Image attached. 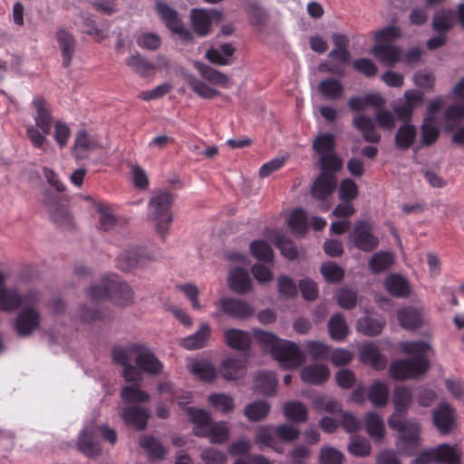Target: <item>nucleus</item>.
Wrapping results in <instances>:
<instances>
[{
  "label": "nucleus",
  "mask_w": 464,
  "mask_h": 464,
  "mask_svg": "<svg viewBox=\"0 0 464 464\" xmlns=\"http://www.w3.org/2000/svg\"><path fill=\"white\" fill-rule=\"evenodd\" d=\"M392 401L394 412L389 417L388 424L398 432L396 445L399 452L411 455L420 440V426L416 422L404 421L401 413L405 412L412 402V395L405 387H396Z\"/></svg>",
  "instance_id": "nucleus-1"
},
{
  "label": "nucleus",
  "mask_w": 464,
  "mask_h": 464,
  "mask_svg": "<svg viewBox=\"0 0 464 464\" xmlns=\"http://www.w3.org/2000/svg\"><path fill=\"white\" fill-rule=\"evenodd\" d=\"M400 348L403 353L411 354L413 358L393 362L389 368L391 377L397 380L414 379L427 372L429 362L425 354L430 347L426 342H402Z\"/></svg>",
  "instance_id": "nucleus-2"
},
{
  "label": "nucleus",
  "mask_w": 464,
  "mask_h": 464,
  "mask_svg": "<svg viewBox=\"0 0 464 464\" xmlns=\"http://www.w3.org/2000/svg\"><path fill=\"white\" fill-rule=\"evenodd\" d=\"M254 335L283 368L295 369L304 362L305 355L295 343L279 339L274 334L261 330H254Z\"/></svg>",
  "instance_id": "nucleus-3"
},
{
  "label": "nucleus",
  "mask_w": 464,
  "mask_h": 464,
  "mask_svg": "<svg viewBox=\"0 0 464 464\" xmlns=\"http://www.w3.org/2000/svg\"><path fill=\"white\" fill-rule=\"evenodd\" d=\"M89 295L93 300L109 298L121 306H126L134 300L130 286L117 276L104 277L100 284L90 289Z\"/></svg>",
  "instance_id": "nucleus-4"
},
{
  "label": "nucleus",
  "mask_w": 464,
  "mask_h": 464,
  "mask_svg": "<svg viewBox=\"0 0 464 464\" xmlns=\"http://www.w3.org/2000/svg\"><path fill=\"white\" fill-rule=\"evenodd\" d=\"M174 197L169 191H160L152 196L148 204V217L156 222V229L165 237L173 221L171 207Z\"/></svg>",
  "instance_id": "nucleus-5"
},
{
  "label": "nucleus",
  "mask_w": 464,
  "mask_h": 464,
  "mask_svg": "<svg viewBox=\"0 0 464 464\" xmlns=\"http://www.w3.org/2000/svg\"><path fill=\"white\" fill-rule=\"evenodd\" d=\"M141 344L133 343L126 347H116L111 352L113 362L123 366L121 375L127 382H140L142 380L141 372L131 364L133 359L136 362Z\"/></svg>",
  "instance_id": "nucleus-6"
},
{
  "label": "nucleus",
  "mask_w": 464,
  "mask_h": 464,
  "mask_svg": "<svg viewBox=\"0 0 464 464\" xmlns=\"http://www.w3.org/2000/svg\"><path fill=\"white\" fill-rule=\"evenodd\" d=\"M101 431L103 438L114 444L117 440L116 432L107 426L98 428L94 424L87 425L82 431L78 448L79 450L89 457H94L100 453L98 447V433Z\"/></svg>",
  "instance_id": "nucleus-7"
},
{
  "label": "nucleus",
  "mask_w": 464,
  "mask_h": 464,
  "mask_svg": "<svg viewBox=\"0 0 464 464\" xmlns=\"http://www.w3.org/2000/svg\"><path fill=\"white\" fill-rule=\"evenodd\" d=\"M156 12L165 26L172 34H177L181 41L186 43L193 41V34L185 27L177 10L164 2L158 1L156 2Z\"/></svg>",
  "instance_id": "nucleus-8"
},
{
  "label": "nucleus",
  "mask_w": 464,
  "mask_h": 464,
  "mask_svg": "<svg viewBox=\"0 0 464 464\" xmlns=\"http://www.w3.org/2000/svg\"><path fill=\"white\" fill-rule=\"evenodd\" d=\"M372 231L373 227L370 221H356L349 234V242L356 249L363 252H372L379 246V238Z\"/></svg>",
  "instance_id": "nucleus-9"
},
{
  "label": "nucleus",
  "mask_w": 464,
  "mask_h": 464,
  "mask_svg": "<svg viewBox=\"0 0 464 464\" xmlns=\"http://www.w3.org/2000/svg\"><path fill=\"white\" fill-rule=\"evenodd\" d=\"M337 187L336 175L320 173L311 186V196L321 203L323 211L330 208L329 201Z\"/></svg>",
  "instance_id": "nucleus-10"
},
{
  "label": "nucleus",
  "mask_w": 464,
  "mask_h": 464,
  "mask_svg": "<svg viewBox=\"0 0 464 464\" xmlns=\"http://www.w3.org/2000/svg\"><path fill=\"white\" fill-rule=\"evenodd\" d=\"M222 14L217 10L192 9L190 12V22L194 33L199 37L209 34L213 21L219 22Z\"/></svg>",
  "instance_id": "nucleus-11"
},
{
  "label": "nucleus",
  "mask_w": 464,
  "mask_h": 464,
  "mask_svg": "<svg viewBox=\"0 0 464 464\" xmlns=\"http://www.w3.org/2000/svg\"><path fill=\"white\" fill-rule=\"evenodd\" d=\"M215 304L219 309V312L214 314V317L218 316L222 313L235 319L244 320L254 314L252 306L241 300L221 297Z\"/></svg>",
  "instance_id": "nucleus-12"
},
{
  "label": "nucleus",
  "mask_w": 464,
  "mask_h": 464,
  "mask_svg": "<svg viewBox=\"0 0 464 464\" xmlns=\"http://www.w3.org/2000/svg\"><path fill=\"white\" fill-rule=\"evenodd\" d=\"M44 204L49 207L52 219L59 227L70 229L73 227V219L68 207L62 203V198L47 193Z\"/></svg>",
  "instance_id": "nucleus-13"
},
{
  "label": "nucleus",
  "mask_w": 464,
  "mask_h": 464,
  "mask_svg": "<svg viewBox=\"0 0 464 464\" xmlns=\"http://www.w3.org/2000/svg\"><path fill=\"white\" fill-rule=\"evenodd\" d=\"M32 104L35 110V113L34 114L35 126L44 134H50L53 125L52 110L50 105L42 96L34 98Z\"/></svg>",
  "instance_id": "nucleus-14"
},
{
  "label": "nucleus",
  "mask_w": 464,
  "mask_h": 464,
  "mask_svg": "<svg viewBox=\"0 0 464 464\" xmlns=\"http://www.w3.org/2000/svg\"><path fill=\"white\" fill-rule=\"evenodd\" d=\"M184 413L189 423L193 425V434L197 437L205 438L206 429L212 420L209 411L196 407H185Z\"/></svg>",
  "instance_id": "nucleus-15"
},
{
  "label": "nucleus",
  "mask_w": 464,
  "mask_h": 464,
  "mask_svg": "<svg viewBox=\"0 0 464 464\" xmlns=\"http://www.w3.org/2000/svg\"><path fill=\"white\" fill-rule=\"evenodd\" d=\"M265 236L267 240L272 242L274 246L280 250L284 257L289 261H294L297 258L298 251L295 243L283 232L277 229H270L265 233Z\"/></svg>",
  "instance_id": "nucleus-16"
},
{
  "label": "nucleus",
  "mask_w": 464,
  "mask_h": 464,
  "mask_svg": "<svg viewBox=\"0 0 464 464\" xmlns=\"http://www.w3.org/2000/svg\"><path fill=\"white\" fill-rule=\"evenodd\" d=\"M40 324L38 311L33 306L24 307L15 321V329L19 335H28L35 331Z\"/></svg>",
  "instance_id": "nucleus-17"
},
{
  "label": "nucleus",
  "mask_w": 464,
  "mask_h": 464,
  "mask_svg": "<svg viewBox=\"0 0 464 464\" xmlns=\"http://www.w3.org/2000/svg\"><path fill=\"white\" fill-rule=\"evenodd\" d=\"M330 377V370L322 362H314L303 367L300 371L301 380L309 384L320 385Z\"/></svg>",
  "instance_id": "nucleus-18"
},
{
  "label": "nucleus",
  "mask_w": 464,
  "mask_h": 464,
  "mask_svg": "<svg viewBox=\"0 0 464 464\" xmlns=\"http://www.w3.org/2000/svg\"><path fill=\"white\" fill-rule=\"evenodd\" d=\"M136 368L149 374H158L162 372L163 364L145 345L141 344L140 351L137 354Z\"/></svg>",
  "instance_id": "nucleus-19"
},
{
  "label": "nucleus",
  "mask_w": 464,
  "mask_h": 464,
  "mask_svg": "<svg viewBox=\"0 0 464 464\" xmlns=\"http://www.w3.org/2000/svg\"><path fill=\"white\" fill-rule=\"evenodd\" d=\"M363 424L366 433L376 441L381 442L386 436V427L381 414L376 411H369L363 416Z\"/></svg>",
  "instance_id": "nucleus-20"
},
{
  "label": "nucleus",
  "mask_w": 464,
  "mask_h": 464,
  "mask_svg": "<svg viewBox=\"0 0 464 464\" xmlns=\"http://www.w3.org/2000/svg\"><path fill=\"white\" fill-rule=\"evenodd\" d=\"M275 433V429L271 425H259L255 430L253 442L260 450L270 448L277 453H282L283 448L276 443Z\"/></svg>",
  "instance_id": "nucleus-21"
},
{
  "label": "nucleus",
  "mask_w": 464,
  "mask_h": 464,
  "mask_svg": "<svg viewBox=\"0 0 464 464\" xmlns=\"http://www.w3.org/2000/svg\"><path fill=\"white\" fill-rule=\"evenodd\" d=\"M56 39L62 53L63 66L68 68L75 53L76 40L72 34L63 28L57 31Z\"/></svg>",
  "instance_id": "nucleus-22"
},
{
  "label": "nucleus",
  "mask_w": 464,
  "mask_h": 464,
  "mask_svg": "<svg viewBox=\"0 0 464 464\" xmlns=\"http://www.w3.org/2000/svg\"><path fill=\"white\" fill-rule=\"evenodd\" d=\"M187 369L196 378L202 381L211 382L217 377L215 366L207 359H189L187 362Z\"/></svg>",
  "instance_id": "nucleus-23"
},
{
  "label": "nucleus",
  "mask_w": 464,
  "mask_h": 464,
  "mask_svg": "<svg viewBox=\"0 0 464 464\" xmlns=\"http://www.w3.org/2000/svg\"><path fill=\"white\" fill-rule=\"evenodd\" d=\"M433 423L442 434L449 433L455 427V414L448 403H440L433 411Z\"/></svg>",
  "instance_id": "nucleus-24"
},
{
  "label": "nucleus",
  "mask_w": 464,
  "mask_h": 464,
  "mask_svg": "<svg viewBox=\"0 0 464 464\" xmlns=\"http://www.w3.org/2000/svg\"><path fill=\"white\" fill-rule=\"evenodd\" d=\"M353 125L362 135L365 141L370 143H379L381 140V134L376 130L373 121L364 115L359 114L353 117Z\"/></svg>",
  "instance_id": "nucleus-25"
},
{
  "label": "nucleus",
  "mask_w": 464,
  "mask_h": 464,
  "mask_svg": "<svg viewBox=\"0 0 464 464\" xmlns=\"http://www.w3.org/2000/svg\"><path fill=\"white\" fill-rule=\"evenodd\" d=\"M120 415L124 422L132 425L138 430H142L147 426L149 419V411L140 406H130L122 408Z\"/></svg>",
  "instance_id": "nucleus-26"
},
{
  "label": "nucleus",
  "mask_w": 464,
  "mask_h": 464,
  "mask_svg": "<svg viewBox=\"0 0 464 464\" xmlns=\"http://www.w3.org/2000/svg\"><path fill=\"white\" fill-rule=\"evenodd\" d=\"M359 359L375 370L384 369L387 363L386 358L380 353L378 348L372 343H366L362 345Z\"/></svg>",
  "instance_id": "nucleus-27"
},
{
  "label": "nucleus",
  "mask_w": 464,
  "mask_h": 464,
  "mask_svg": "<svg viewBox=\"0 0 464 464\" xmlns=\"http://www.w3.org/2000/svg\"><path fill=\"white\" fill-rule=\"evenodd\" d=\"M211 335V329L208 324L202 323L198 330L179 341V344L186 350H197L207 345Z\"/></svg>",
  "instance_id": "nucleus-28"
},
{
  "label": "nucleus",
  "mask_w": 464,
  "mask_h": 464,
  "mask_svg": "<svg viewBox=\"0 0 464 464\" xmlns=\"http://www.w3.org/2000/svg\"><path fill=\"white\" fill-rule=\"evenodd\" d=\"M397 318L402 328L412 330L424 323L423 311L414 307H405L397 312Z\"/></svg>",
  "instance_id": "nucleus-29"
},
{
  "label": "nucleus",
  "mask_w": 464,
  "mask_h": 464,
  "mask_svg": "<svg viewBox=\"0 0 464 464\" xmlns=\"http://www.w3.org/2000/svg\"><path fill=\"white\" fill-rule=\"evenodd\" d=\"M372 54L386 66H393L401 54V50L390 44H377L372 48Z\"/></svg>",
  "instance_id": "nucleus-30"
},
{
  "label": "nucleus",
  "mask_w": 464,
  "mask_h": 464,
  "mask_svg": "<svg viewBox=\"0 0 464 464\" xmlns=\"http://www.w3.org/2000/svg\"><path fill=\"white\" fill-rule=\"evenodd\" d=\"M225 342L232 349L245 351L251 344L250 334L243 330L227 328L224 330Z\"/></svg>",
  "instance_id": "nucleus-31"
},
{
  "label": "nucleus",
  "mask_w": 464,
  "mask_h": 464,
  "mask_svg": "<svg viewBox=\"0 0 464 464\" xmlns=\"http://www.w3.org/2000/svg\"><path fill=\"white\" fill-rule=\"evenodd\" d=\"M285 418L294 423H304L308 420V408L301 401H289L283 405Z\"/></svg>",
  "instance_id": "nucleus-32"
},
{
  "label": "nucleus",
  "mask_w": 464,
  "mask_h": 464,
  "mask_svg": "<svg viewBox=\"0 0 464 464\" xmlns=\"http://www.w3.org/2000/svg\"><path fill=\"white\" fill-rule=\"evenodd\" d=\"M205 431L207 433L205 438H209L212 444H223L230 438V427L227 421L211 420Z\"/></svg>",
  "instance_id": "nucleus-33"
},
{
  "label": "nucleus",
  "mask_w": 464,
  "mask_h": 464,
  "mask_svg": "<svg viewBox=\"0 0 464 464\" xmlns=\"http://www.w3.org/2000/svg\"><path fill=\"white\" fill-rule=\"evenodd\" d=\"M245 372V363L238 359L227 358L222 361L219 366L220 375L228 381L237 380L243 377Z\"/></svg>",
  "instance_id": "nucleus-34"
},
{
  "label": "nucleus",
  "mask_w": 464,
  "mask_h": 464,
  "mask_svg": "<svg viewBox=\"0 0 464 464\" xmlns=\"http://www.w3.org/2000/svg\"><path fill=\"white\" fill-rule=\"evenodd\" d=\"M416 137V127L411 123H404L396 131L394 142L399 150H407L414 144Z\"/></svg>",
  "instance_id": "nucleus-35"
},
{
  "label": "nucleus",
  "mask_w": 464,
  "mask_h": 464,
  "mask_svg": "<svg viewBox=\"0 0 464 464\" xmlns=\"http://www.w3.org/2000/svg\"><path fill=\"white\" fill-rule=\"evenodd\" d=\"M195 66L201 77L208 82L224 88L230 85V80L225 73L201 63H197Z\"/></svg>",
  "instance_id": "nucleus-36"
},
{
  "label": "nucleus",
  "mask_w": 464,
  "mask_h": 464,
  "mask_svg": "<svg viewBox=\"0 0 464 464\" xmlns=\"http://www.w3.org/2000/svg\"><path fill=\"white\" fill-rule=\"evenodd\" d=\"M368 399L374 407H384L389 400L388 384L381 381L373 382L368 389Z\"/></svg>",
  "instance_id": "nucleus-37"
},
{
  "label": "nucleus",
  "mask_w": 464,
  "mask_h": 464,
  "mask_svg": "<svg viewBox=\"0 0 464 464\" xmlns=\"http://www.w3.org/2000/svg\"><path fill=\"white\" fill-rule=\"evenodd\" d=\"M455 24V13L450 9H442L436 13L432 19V28L438 34H446Z\"/></svg>",
  "instance_id": "nucleus-38"
},
{
  "label": "nucleus",
  "mask_w": 464,
  "mask_h": 464,
  "mask_svg": "<svg viewBox=\"0 0 464 464\" xmlns=\"http://www.w3.org/2000/svg\"><path fill=\"white\" fill-rule=\"evenodd\" d=\"M23 297L14 288H0V310L7 313L15 311L22 304Z\"/></svg>",
  "instance_id": "nucleus-39"
},
{
  "label": "nucleus",
  "mask_w": 464,
  "mask_h": 464,
  "mask_svg": "<svg viewBox=\"0 0 464 464\" xmlns=\"http://www.w3.org/2000/svg\"><path fill=\"white\" fill-rule=\"evenodd\" d=\"M343 85L335 78H328L320 82L318 92L327 100H338L343 94Z\"/></svg>",
  "instance_id": "nucleus-40"
},
{
  "label": "nucleus",
  "mask_w": 464,
  "mask_h": 464,
  "mask_svg": "<svg viewBox=\"0 0 464 464\" xmlns=\"http://www.w3.org/2000/svg\"><path fill=\"white\" fill-rule=\"evenodd\" d=\"M228 285L237 293L244 294L251 289V280L246 271L237 268L228 276Z\"/></svg>",
  "instance_id": "nucleus-41"
},
{
  "label": "nucleus",
  "mask_w": 464,
  "mask_h": 464,
  "mask_svg": "<svg viewBox=\"0 0 464 464\" xmlns=\"http://www.w3.org/2000/svg\"><path fill=\"white\" fill-rule=\"evenodd\" d=\"M210 406L224 415L234 411L236 405L234 399L227 393L215 392L211 393L208 399Z\"/></svg>",
  "instance_id": "nucleus-42"
},
{
  "label": "nucleus",
  "mask_w": 464,
  "mask_h": 464,
  "mask_svg": "<svg viewBox=\"0 0 464 464\" xmlns=\"http://www.w3.org/2000/svg\"><path fill=\"white\" fill-rule=\"evenodd\" d=\"M271 410V405L265 401H256L247 404L244 415L249 421L257 422L265 420Z\"/></svg>",
  "instance_id": "nucleus-43"
},
{
  "label": "nucleus",
  "mask_w": 464,
  "mask_h": 464,
  "mask_svg": "<svg viewBox=\"0 0 464 464\" xmlns=\"http://www.w3.org/2000/svg\"><path fill=\"white\" fill-rule=\"evenodd\" d=\"M434 449L437 463L459 464L460 462L461 451L456 446L442 444Z\"/></svg>",
  "instance_id": "nucleus-44"
},
{
  "label": "nucleus",
  "mask_w": 464,
  "mask_h": 464,
  "mask_svg": "<svg viewBox=\"0 0 464 464\" xmlns=\"http://www.w3.org/2000/svg\"><path fill=\"white\" fill-rule=\"evenodd\" d=\"M384 324L385 323L382 320L365 315L357 321L356 330L364 335L373 336L378 335L382 332Z\"/></svg>",
  "instance_id": "nucleus-45"
},
{
  "label": "nucleus",
  "mask_w": 464,
  "mask_h": 464,
  "mask_svg": "<svg viewBox=\"0 0 464 464\" xmlns=\"http://www.w3.org/2000/svg\"><path fill=\"white\" fill-rule=\"evenodd\" d=\"M137 383L138 382H130V384H127L121 388V396L123 402L140 403L150 401V395L140 390Z\"/></svg>",
  "instance_id": "nucleus-46"
},
{
  "label": "nucleus",
  "mask_w": 464,
  "mask_h": 464,
  "mask_svg": "<svg viewBox=\"0 0 464 464\" xmlns=\"http://www.w3.org/2000/svg\"><path fill=\"white\" fill-rule=\"evenodd\" d=\"M139 443L151 459H162L167 452L162 444L151 436L141 437Z\"/></svg>",
  "instance_id": "nucleus-47"
},
{
  "label": "nucleus",
  "mask_w": 464,
  "mask_h": 464,
  "mask_svg": "<svg viewBox=\"0 0 464 464\" xmlns=\"http://www.w3.org/2000/svg\"><path fill=\"white\" fill-rule=\"evenodd\" d=\"M440 130L430 118H424L420 125V142L422 146L433 145L440 137Z\"/></svg>",
  "instance_id": "nucleus-48"
},
{
  "label": "nucleus",
  "mask_w": 464,
  "mask_h": 464,
  "mask_svg": "<svg viewBox=\"0 0 464 464\" xmlns=\"http://www.w3.org/2000/svg\"><path fill=\"white\" fill-rule=\"evenodd\" d=\"M126 64L141 77L150 75L155 69V65L152 63L140 56L138 53L128 57Z\"/></svg>",
  "instance_id": "nucleus-49"
},
{
  "label": "nucleus",
  "mask_w": 464,
  "mask_h": 464,
  "mask_svg": "<svg viewBox=\"0 0 464 464\" xmlns=\"http://www.w3.org/2000/svg\"><path fill=\"white\" fill-rule=\"evenodd\" d=\"M329 334L335 341H343L349 334L348 325L344 318L337 314L333 315L328 323Z\"/></svg>",
  "instance_id": "nucleus-50"
},
{
  "label": "nucleus",
  "mask_w": 464,
  "mask_h": 464,
  "mask_svg": "<svg viewBox=\"0 0 464 464\" xmlns=\"http://www.w3.org/2000/svg\"><path fill=\"white\" fill-rule=\"evenodd\" d=\"M254 388L256 392L264 395L275 393L276 388V379L272 372H261L255 379Z\"/></svg>",
  "instance_id": "nucleus-51"
},
{
  "label": "nucleus",
  "mask_w": 464,
  "mask_h": 464,
  "mask_svg": "<svg viewBox=\"0 0 464 464\" xmlns=\"http://www.w3.org/2000/svg\"><path fill=\"white\" fill-rule=\"evenodd\" d=\"M384 285L387 291L395 296H407L411 292L407 281L398 275L388 276Z\"/></svg>",
  "instance_id": "nucleus-52"
},
{
  "label": "nucleus",
  "mask_w": 464,
  "mask_h": 464,
  "mask_svg": "<svg viewBox=\"0 0 464 464\" xmlns=\"http://www.w3.org/2000/svg\"><path fill=\"white\" fill-rule=\"evenodd\" d=\"M313 149L320 156L335 152V136L333 133H322L315 137Z\"/></svg>",
  "instance_id": "nucleus-53"
},
{
  "label": "nucleus",
  "mask_w": 464,
  "mask_h": 464,
  "mask_svg": "<svg viewBox=\"0 0 464 464\" xmlns=\"http://www.w3.org/2000/svg\"><path fill=\"white\" fill-rule=\"evenodd\" d=\"M188 84L193 92L203 99H213L220 95L219 91L210 87L205 82L197 77L189 76L188 78Z\"/></svg>",
  "instance_id": "nucleus-54"
},
{
  "label": "nucleus",
  "mask_w": 464,
  "mask_h": 464,
  "mask_svg": "<svg viewBox=\"0 0 464 464\" xmlns=\"http://www.w3.org/2000/svg\"><path fill=\"white\" fill-rule=\"evenodd\" d=\"M249 249L256 261H274V252L271 246L263 239L254 240L250 243Z\"/></svg>",
  "instance_id": "nucleus-55"
},
{
  "label": "nucleus",
  "mask_w": 464,
  "mask_h": 464,
  "mask_svg": "<svg viewBox=\"0 0 464 464\" xmlns=\"http://www.w3.org/2000/svg\"><path fill=\"white\" fill-rule=\"evenodd\" d=\"M320 173L335 175L343 167L342 160L335 152L328 153L319 157Z\"/></svg>",
  "instance_id": "nucleus-56"
},
{
  "label": "nucleus",
  "mask_w": 464,
  "mask_h": 464,
  "mask_svg": "<svg viewBox=\"0 0 464 464\" xmlns=\"http://www.w3.org/2000/svg\"><path fill=\"white\" fill-rule=\"evenodd\" d=\"M344 459V454L330 445L322 447L319 451V464H343Z\"/></svg>",
  "instance_id": "nucleus-57"
},
{
  "label": "nucleus",
  "mask_w": 464,
  "mask_h": 464,
  "mask_svg": "<svg viewBox=\"0 0 464 464\" xmlns=\"http://www.w3.org/2000/svg\"><path fill=\"white\" fill-rule=\"evenodd\" d=\"M313 407L318 412L325 411L328 413H341L343 411L342 404L334 398L323 395L318 396L313 401Z\"/></svg>",
  "instance_id": "nucleus-58"
},
{
  "label": "nucleus",
  "mask_w": 464,
  "mask_h": 464,
  "mask_svg": "<svg viewBox=\"0 0 464 464\" xmlns=\"http://www.w3.org/2000/svg\"><path fill=\"white\" fill-rule=\"evenodd\" d=\"M288 227L296 234H304L307 230V215L303 208L293 210L288 220Z\"/></svg>",
  "instance_id": "nucleus-59"
},
{
  "label": "nucleus",
  "mask_w": 464,
  "mask_h": 464,
  "mask_svg": "<svg viewBox=\"0 0 464 464\" xmlns=\"http://www.w3.org/2000/svg\"><path fill=\"white\" fill-rule=\"evenodd\" d=\"M359 188L352 179H344L341 181L338 189L339 198L343 202H352L358 197Z\"/></svg>",
  "instance_id": "nucleus-60"
},
{
  "label": "nucleus",
  "mask_w": 464,
  "mask_h": 464,
  "mask_svg": "<svg viewBox=\"0 0 464 464\" xmlns=\"http://www.w3.org/2000/svg\"><path fill=\"white\" fill-rule=\"evenodd\" d=\"M99 218V228L107 232L112 230L118 224V218L111 213V208L105 205L97 208Z\"/></svg>",
  "instance_id": "nucleus-61"
},
{
  "label": "nucleus",
  "mask_w": 464,
  "mask_h": 464,
  "mask_svg": "<svg viewBox=\"0 0 464 464\" xmlns=\"http://www.w3.org/2000/svg\"><path fill=\"white\" fill-rule=\"evenodd\" d=\"M347 450L352 455L355 457L364 458L371 454L372 446L369 440L366 439H359L354 437L352 438Z\"/></svg>",
  "instance_id": "nucleus-62"
},
{
  "label": "nucleus",
  "mask_w": 464,
  "mask_h": 464,
  "mask_svg": "<svg viewBox=\"0 0 464 464\" xmlns=\"http://www.w3.org/2000/svg\"><path fill=\"white\" fill-rule=\"evenodd\" d=\"M96 147V140L85 130L77 132L73 144L74 150H93Z\"/></svg>",
  "instance_id": "nucleus-63"
},
{
  "label": "nucleus",
  "mask_w": 464,
  "mask_h": 464,
  "mask_svg": "<svg viewBox=\"0 0 464 464\" xmlns=\"http://www.w3.org/2000/svg\"><path fill=\"white\" fill-rule=\"evenodd\" d=\"M201 459L205 464H227V454L215 448H206L201 452Z\"/></svg>",
  "instance_id": "nucleus-64"
}]
</instances>
